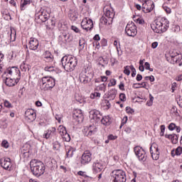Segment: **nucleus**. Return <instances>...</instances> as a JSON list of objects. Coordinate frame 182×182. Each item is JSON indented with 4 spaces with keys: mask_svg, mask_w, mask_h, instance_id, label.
Listing matches in <instances>:
<instances>
[{
    "mask_svg": "<svg viewBox=\"0 0 182 182\" xmlns=\"http://www.w3.org/2000/svg\"><path fill=\"white\" fill-rule=\"evenodd\" d=\"M102 168L103 165L102 164V163L99 162V161H97L92 164V173H94V174H97V173H100Z\"/></svg>",
    "mask_w": 182,
    "mask_h": 182,
    "instance_id": "20",
    "label": "nucleus"
},
{
    "mask_svg": "<svg viewBox=\"0 0 182 182\" xmlns=\"http://www.w3.org/2000/svg\"><path fill=\"white\" fill-rule=\"evenodd\" d=\"M154 100V97L151 95V94L149 95V102L150 104H149V106H152L153 105V101Z\"/></svg>",
    "mask_w": 182,
    "mask_h": 182,
    "instance_id": "62",
    "label": "nucleus"
},
{
    "mask_svg": "<svg viewBox=\"0 0 182 182\" xmlns=\"http://www.w3.org/2000/svg\"><path fill=\"white\" fill-rule=\"evenodd\" d=\"M124 73L127 76L130 75V65H127L124 67Z\"/></svg>",
    "mask_w": 182,
    "mask_h": 182,
    "instance_id": "45",
    "label": "nucleus"
},
{
    "mask_svg": "<svg viewBox=\"0 0 182 182\" xmlns=\"http://www.w3.org/2000/svg\"><path fill=\"white\" fill-rule=\"evenodd\" d=\"M100 96H102V94H100V92H95L91 93L90 97V99H99L100 98Z\"/></svg>",
    "mask_w": 182,
    "mask_h": 182,
    "instance_id": "36",
    "label": "nucleus"
},
{
    "mask_svg": "<svg viewBox=\"0 0 182 182\" xmlns=\"http://www.w3.org/2000/svg\"><path fill=\"white\" fill-rule=\"evenodd\" d=\"M117 139V136H114L113 134H110L108 136V140H116Z\"/></svg>",
    "mask_w": 182,
    "mask_h": 182,
    "instance_id": "64",
    "label": "nucleus"
},
{
    "mask_svg": "<svg viewBox=\"0 0 182 182\" xmlns=\"http://www.w3.org/2000/svg\"><path fill=\"white\" fill-rule=\"evenodd\" d=\"M150 153L153 154L154 153H160L159 151V146L156 144H152L150 146Z\"/></svg>",
    "mask_w": 182,
    "mask_h": 182,
    "instance_id": "31",
    "label": "nucleus"
},
{
    "mask_svg": "<svg viewBox=\"0 0 182 182\" xmlns=\"http://www.w3.org/2000/svg\"><path fill=\"white\" fill-rule=\"evenodd\" d=\"M144 67L146 70H150V72H153V68H150V63H149L148 62L145 63Z\"/></svg>",
    "mask_w": 182,
    "mask_h": 182,
    "instance_id": "53",
    "label": "nucleus"
},
{
    "mask_svg": "<svg viewBox=\"0 0 182 182\" xmlns=\"http://www.w3.org/2000/svg\"><path fill=\"white\" fill-rule=\"evenodd\" d=\"M5 75H10L11 76L18 75V77H21V71L16 67H9L5 71H4L3 76H5Z\"/></svg>",
    "mask_w": 182,
    "mask_h": 182,
    "instance_id": "10",
    "label": "nucleus"
},
{
    "mask_svg": "<svg viewBox=\"0 0 182 182\" xmlns=\"http://www.w3.org/2000/svg\"><path fill=\"white\" fill-rule=\"evenodd\" d=\"M71 29H72V31L75 32V33H79V32H80V30H79V28L77 27H76L75 26H72Z\"/></svg>",
    "mask_w": 182,
    "mask_h": 182,
    "instance_id": "60",
    "label": "nucleus"
},
{
    "mask_svg": "<svg viewBox=\"0 0 182 182\" xmlns=\"http://www.w3.org/2000/svg\"><path fill=\"white\" fill-rule=\"evenodd\" d=\"M143 85H144V82L134 83L133 85H132V87H134V89H139V87H142Z\"/></svg>",
    "mask_w": 182,
    "mask_h": 182,
    "instance_id": "48",
    "label": "nucleus"
},
{
    "mask_svg": "<svg viewBox=\"0 0 182 182\" xmlns=\"http://www.w3.org/2000/svg\"><path fill=\"white\" fill-rule=\"evenodd\" d=\"M55 135H56V128L50 127L44 132V134H43V138L48 139H50V137Z\"/></svg>",
    "mask_w": 182,
    "mask_h": 182,
    "instance_id": "18",
    "label": "nucleus"
},
{
    "mask_svg": "<svg viewBox=\"0 0 182 182\" xmlns=\"http://www.w3.org/2000/svg\"><path fill=\"white\" fill-rule=\"evenodd\" d=\"M75 99L76 102H78L79 103H82V102H83V100L82 99V97H79V95H75Z\"/></svg>",
    "mask_w": 182,
    "mask_h": 182,
    "instance_id": "61",
    "label": "nucleus"
},
{
    "mask_svg": "<svg viewBox=\"0 0 182 182\" xmlns=\"http://www.w3.org/2000/svg\"><path fill=\"white\" fill-rule=\"evenodd\" d=\"M53 148L54 150H59V149H60V144L59 141H55L53 143Z\"/></svg>",
    "mask_w": 182,
    "mask_h": 182,
    "instance_id": "40",
    "label": "nucleus"
},
{
    "mask_svg": "<svg viewBox=\"0 0 182 182\" xmlns=\"http://www.w3.org/2000/svg\"><path fill=\"white\" fill-rule=\"evenodd\" d=\"M151 154V157L153 159V160H159V157H160V152H156L154 154Z\"/></svg>",
    "mask_w": 182,
    "mask_h": 182,
    "instance_id": "44",
    "label": "nucleus"
},
{
    "mask_svg": "<svg viewBox=\"0 0 182 182\" xmlns=\"http://www.w3.org/2000/svg\"><path fill=\"white\" fill-rule=\"evenodd\" d=\"M31 0H21V11H25L26 5H30Z\"/></svg>",
    "mask_w": 182,
    "mask_h": 182,
    "instance_id": "32",
    "label": "nucleus"
},
{
    "mask_svg": "<svg viewBox=\"0 0 182 182\" xmlns=\"http://www.w3.org/2000/svg\"><path fill=\"white\" fill-rule=\"evenodd\" d=\"M176 124L174 123H171L168 127V130H171V132H173V130H174L176 129Z\"/></svg>",
    "mask_w": 182,
    "mask_h": 182,
    "instance_id": "56",
    "label": "nucleus"
},
{
    "mask_svg": "<svg viewBox=\"0 0 182 182\" xmlns=\"http://www.w3.org/2000/svg\"><path fill=\"white\" fill-rule=\"evenodd\" d=\"M78 176H81L82 177H85V178H92V177L89 176L85 171H79L77 172Z\"/></svg>",
    "mask_w": 182,
    "mask_h": 182,
    "instance_id": "38",
    "label": "nucleus"
},
{
    "mask_svg": "<svg viewBox=\"0 0 182 182\" xmlns=\"http://www.w3.org/2000/svg\"><path fill=\"white\" fill-rule=\"evenodd\" d=\"M30 167L33 176L41 177L45 173V164L37 159H33L30 161Z\"/></svg>",
    "mask_w": 182,
    "mask_h": 182,
    "instance_id": "3",
    "label": "nucleus"
},
{
    "mask_svg": "<svg viewBox=\"0 0 182 182\" xmlns=\"http://www.w3.org/2000/svg\"><path fill=\"white\" fill-rule=\"evenodd\" d=\"M125 33L128 36L134 38L137 35V26L133 22L128 23L125 28Z\"/></svg>",
    "mask_w": 182,
    "mask_h": 182,
    "instance_id": "7",
    "label": "nucleus"
},
{
    "mask_svg": "<svg viewBox=\"0 0 182 182\" xmlns=\"http://www.w3.org/2000/svg\"><path fill=\"white\" fill-rule=\"evenodd\" d=\"M4 107H7L8 109H11V107H12V104H11V102H9L8 100H4Z\"/></svg>",
    "mask_w": 182,
    "mask_h": 182,
    "instance_id": "49",
    "label": "nucleus"
},
{
    "mask_svg": "<svg viewBox=\"0 0 182 182\" xmlns=\"http://www.w3.org/2000/svg\"><path fill=\"white\" fill-rule=\"evenodd\" d=\"M134 151L136 156L138 157L139 161H146V151L140 146H136L134 148Z\"/></svg>",
    "mask_w": 182,
    "mask_h": 182,
    "instance_id": "8",
    "label": "nucleus"
},
{
    "mask_svg": "<svg viewBox=\"0 0 182 182\" xmlns=\"http://www.w3.org/2000/svg\"><path fill=\"white\" fill-rule=\"evenodd\" d=\"M25 117L28 122H35L36 119V112L33 109H28L25 112Z\"/></svg>",
    "mask_w": 182,
    "mask_h": 182,
    "instance_id": "16",
    "label": "nucleus"
},
{
    "mask_svg": "<svg viewBox=\"0 0 182 182\" xmlns=\"http://www.w3.org/2000/svg\"><path fill=\"white\" fill-rule=\"evenodd\" d=\"M86 44V42L85 41V39H81L79 41V46L80 49H85V45Z\"/></svg>",
    "mask_w": 182,
    "mask_h": 182,
    "instance_id": "46",
    "label": "nucleus"
},
{
    "mask_svg": "<svg viewBox=\"0 0 182 182\" xmlns=\"http://www.w3.org/2000/svg\"><path fill=\"white\" fill-rule=\"evenodd\" d=\"M175 153H176V156H181V154H182V147L181 146H178L175 150Z\"/></svg>",
    "mask_w": 182,
    "mask_h": 182,
    "instance_id": "42",
    "label": "nucleus"
},
{
    "mask_svg": "<svg viewBox=\"0 0 182 182\" xmlns=\"http://www.w3.org/2000/svg\"><path fill=\"white\" fill-rule=\"evenodd\" d=\"M100 21L103 25H112V23H109V18L105 16L101 17Z\"/></svg>",
    "mask_w": 182,
    "mask_h": 182,
    "instance_id": "37",
    "label": "nucleus"
},
{
    "mask_svg": "<svg viewBox=\"0 0 182 182\" xmlns=\"http://www.w3.org/2000/svg\"><path fill=\"white\" fill-rule=\"evenodd\" d=\"M50 18L49 9H41L36 14V21L38 22H46Z\"/></svg>",
    "mask_w": 182,
    "mask_h": 182,
    "instance_id": "6",
    "label": "nucleus"
},
{
    "mask_svg": "<svg viewBox=\"0 0 182 182\" xmlns=\"http://www.w3.org/2000/svg\"><path fill=\"white\" fill-rule=\"evenodd\" d=\"M61 63L66 72H73L77 66V58L72 55H65L61 59Z\"/></svg>",
    "mask_w": 182,
    "mask_h": 182,
    "instance_id": "2",
    "label": "nucleus"
},
{
    "mask_svg": "<svg viewBox=\"0 0 182 182\" xmlns=\"http://www.w3.org/2000/svg\"><path fill=\"white\" fill-rule=\"evenodd\" d=\"M44 70L46 72H53L55 70V68L53 66H46Z\"/></svg>",
    "mask_w": 182,
    "mask_h": 182,
    "instance_id": "51",
    "label": "nucleus"
},
{
    "mask_svg": "<svg viewBox=\"0 0 182 182\" xmlns=\"http://www.w3.org/2000/svg\"><path fill=\"white\" fill-rule=\"evenodd\" d=\"M100 122H101L102 124H104V126H109V124H110V117H103L102 115Z\"/></svg>",
    "mask_w": 182,
    "mask_h": 182,
    "instance_id": "30",
    "label": "nucleus"
},
{
    "mask_svg": "<svg viewBox=\"0 0 182 182\" xmlns=\"http://www.w3.org/2000/svg\"><path fill=\"white\" fill-rule=\"evenodd\" d=\"M81 27L85 31H91L93 28V21L90 18H85L81 22Z\"/></svg>",
    "mask_w": 182,
    "mask_h": 182,
    "instance_id": "9",
    "label": "nucleus"
},
{
    "mask_svg": "<svg viewBox=\"0 0 182 182\" xmlns=\"http://www.w3.org/2000/svg\"><path fill=\"white\" fill-rule=\"evenodd\" d=\"M43 56L46 62H53V55L49 50H46Z\"/></svg>",
    "mask_w": 182,
    "mask_h": 182,
    "instance_id": "26",
    "label": "nucleus"
},
{
    "mask_svg": "<svg viewBox=\"0 0 182 182\" xmlns=\"http://www.w3.org/2000/svg\"><path fill=\"white\" fill-rule=\"evenodd\" d=\"M62 38L63 39H64L65 43H70V42H72V41H73V36L69 33H63Z\"/></svg>",
    "mask_w": 182,
    "mask_h": 182,
    "instance_id": "28",
    "label": "nucleus"
},
{
    "mask_svg": "<svg viewBox=\"0 0 182 182\" xmlns=\"http://www.w3.org/2000/svg\"><path fill=\"white\" fill-rule=\"evenodd\" d=\"M170 23L167 18H161L160 21L156 20L151 24V28L156 33H164L168 29Z\"/></svg>",
    "mask_w": 182,
    "mask_h": 182,
    "instance_id": "1",
    "label": "nucleus"
},
{
    "mask_svg": "<svg viewBox=\"0 0 182 182\" xmlns=\"http://www.w3.org/2000/svg\"><path fill=\"white\" fill-rule=\"evenodd\" d=\"M165 137L171 140L173 144H177L178 143V136L176 134H165Z\"/></svg>",
    "mask_w": 182,
    "mask_h": 182,
    "instance_id": "24",
    "label": "nucleus"
},
{
    "mask_svg": "<svg viewBox=\"0 0 182 182\" xmlns=\"http://www.w3.org/2000/svg\"><path fill=\"white\" fill-rule=\"evenodd\" d=\"M127 120H128L127 117H124V118L122 119L121 126H120V129H122V127H123V126H124V124H126L127 123Z\"/></svg>",
    "mask_w": 182,
    "mask_h": 182,
    "instance_id": "55",
    "label": "nucleus"
},
{
    "mask_svg": "<svg viewBox=\"0 0 182 182\" xmlns=\"http://www.w3.org/2000/svg\"><path fill=\"white\" fill-rule=\"evenodd\" d=\"M145 80H150V82H154V76H146L144 77Z\"/></svg>",
    "mask_w": 182,
    "mask_h": 182,
    "instance_id": "59",
    "label": "nucleus"
},
{
    "mask_svg": "<svg viewBox=\"0 0 182 182\" xmlns=\"http://www.w3.org/2000/svg\"><path fill=\"white\" fill-rule=\"evenodd\" d=\"M161 132H160V136H164V132L166 130V126L164 125H161Z\"/></svg>",
    "mask_w": 182,
    "mask_h": 182,
    "instance_id": "58",
    "label": "nucleus"
},
{
    "mask_svg": "<svg viewBox=\"0 0 182 182\" xmlns=\"http://www.w3.org/2000/svg\"><path fill=\"white\" fill-rule=\"evenodd\" d=\"M104 15H105L106 18H109V23H113V18H114V12L113 9L107 7H105L103 9Z\"/></svg>",
    "mask_w": 182,
    "mask_h": 182,
    "instance_id": "17",
    "label": "nucleus"
},
{
    "mask_svg": "<svg viewBox=\"0 0 182 182\" xmlns=\"http://www.w3.org/2000/svg\"><path fill=\"white\" fill-rule=\"evenodd\" d=\"M162 8L166 12V14H171V9H170V7H167L164 5Z\"/></svg>",
    "mask_w": 182,
    "mask_h": 182,
    "instance_id": "57",
    "label": "nucleus"
},
{
    "mask_svg": "<svg viewBox=\"0 0 182 182\" xmlns=\"http://www.w3.org/2000/svg\"><path fill=\"white\" fill-rule=\"evenodd\" d=\"M1 146L4 147V149H8V147H9V142H8L6 140L2 141Z\"/></svg>",
    "mask_w": 182,
    "mask_h": 182,
    "instance_id": "47",
    "label": "nucleus"
},
{
    "mask_svg": "<svg viewBox=\"0 0 182 182\" xmlns=\"http://www.w3.org/2000/svg\"><path fill=\"white\" fill-rule=\"evenodd\" d=\"M40 89L41 90H50V89H53L56 85V82L52 77H43L40 81Z\"/></svg>",
    "mask_w": 182,
    "mask_h": 182,
    "instance_id": "4",
    "label": "nucleus"
},
{
    "mask_svg": "<svg viewBox=\"0 0 182 182\" xmlns=\"http://www.w3.org/2000/svg\"><path fill=\"white\" fill-rule=\"evenodd\" d=\"M119 100L121 102H126V95L124 93L119 94Z\"/></svg>",
    "mask_w": 182,
    "mask_h": 182,
    "instance_id": "52",
    "label": "nucleus"
},
{
    "mask_svg": "<svg viewBox=\"0 0 182 182\" xmlns=\"http://www.w3.org/2000/svg\"><path fill=\"white\" fill-rule=\"evenodd\" d=\"M1 167L5 170H11V159L3 158L1 161Z\"/></svg>",
    "mask_w": 182,
    "mask_h": 182,
    "instance_id": "21",
    "label": "nucleus"
},
{
    "mask_svg": "<svg viewBox=\"0 0 182 182\" xmlns=\"http://www.w3.org/2000/svg\"><path fill=\"white\" fill-rule=\"evenodd\" d=\"M170 56L171 58L172 62L173 63H178V62H180L182 59V55L181 53H180V51H177L176 50H173Z\"/></svg>",
    "mask_w": 182,
    "mask_h": 182,
    "instance_id": "15",
    "label": "nucleus"
},
{
    "mask_svg": "<svg viewBox=\"0 0 182 182\" xmlns=\"http://www.w3.org/2000/svg\"><path fill=\"white\" fill-rule=\"evenodd\" d=\"M62 137L63 140H65V141H70V135H69L68 132L66 134H64V135H63Z\"/></svg>",
    "mask_w": 182,
    "mask_h": 182,
    "instance_id": "43",
    "label": "nucleus"
},
{
    "mask_svg": "<svg viewBox=\"0 0 182 182\" xmlns=\"http://www.w3.org/2000/svg\"><path fill=\"white\" fill-rule=\"evenodd\" d=\"M68 18L70 21H75L79 18V13L75 11H70L68 14Z\"/></svg>",
    "mask_w": 182,
    "mask_h": 182,
    "instance_id": "27",
    "label": "nucleus"
},
{
    "mask_svg": "<svg viewBox=\"0 0 182 182\" xmlns=\"http://www.w3.org/2000/svg\"><path fill=\"white\" fill-rule=\"evenodd\" d=\"M48 26H55L56 25V21H55V18H52L49 21H48Z\"/></svg>",
    "mask_w": 182,
    "mask_h": 182,
    "instance_id": "41",
    "label": "nucleus"
},
{
    "mask_svg": "<svg viewBox=\"0 0 182 182\" xmlns=\"http://www.w3.org/2000/svg\"><path fill=\"white\" fill-rule=\"evenodd\" d=\"M111 178L113 182H126V172L120 169L114 170L111 173Z\"/></svg>",
    "mask_w": 182,
    "mask_h": 182,
    "instance_id": "5",
    "label": "nucleus"
},
{
    "mask_svg": "<svg viewBox=\"0 0 182 182\" xmlns=\"http://www.w3.org/2000/svg\"><path fill=\"white\" fill-rule=\"evenodd\" d=\"M116 95H117V91L116 90H111L109 92V97L114 99L116 97Z\"/></svg>",
    "mask_w": 182,
    "mask_h": 182,
    "instance_id": "39",
    "label": "nucleus"
},
{
    "mask_svg": "<svg viewBox=\"0 0 182 182\" xmlns=\"http://www.w3.org/2000/svg\"><path fill=\"white\" fill-rule=\"evenodd\" d=\"M106 87H107V85L105 83H102V84L97 86L96 90L97 92H103L105 93V92H106Z\"/></svg>",
    "mask_w": 182,
    "mask_h": 182,
    "instance_id": "33",
    "label": "nucleus"
},
{
    "mask_svg": "<svg viewBox=\"0 0 182 182\" xmlns=\"http://www.w3.org/2000/svg\"><path fill=\"white\" fill-rule=\"evenodd\" d=\"M92 161V154L90 152H85L80 159V163L82 166H86Z\"/></svg>",
    "mask_w": 182,
    "mask_h": 182,
    "instance_id": "14",
    "label": "nucleus"
},
{
    "mask_svg": "<svg viewBox=\"0 0 182 182\" xmlns=\"http://www.w3.org/2000/svg\"><path fill=\"white\" fill-rule=\"evenodd\" d=\"M130 69L132 70V77H134L136 76V68H134V66L130 65Z\"/></svg>",
    "mask_w": 182,
    "mask_h": 182,
    "instance_id": "54",
    "label": "nucleus"
},
{
    "mask_svg": "<svg viewBox=\"0 0 182 182\" xmlns=\"http://www.w3.org/2000/svg\"><path fill=\"white\" fill-rule=\"evenodd\" d=\"M79 79H80V82L81 83H83L84 85H86V83H89V82L92 80V78L89 77V76L86 75V74L85 73L80 74Z\"/></svg>",
    "mask_w": 182,
    "mask_h": 182,
    "instance_id": "25",
    "label": "nucleus"
},
{
    "mask_svg": "<svg viewBox=\"0 0 182 182\" xmlns=\"http://www.w3.org/2000/svg\"><path fill=\"white\" fill-rule=\"evenodd\" d=\"M58 133L61 136H63L68 133V131H66V128L65 127L60 125L58 127Z\"/></svg>",
    "mask_w": 182,
    "mask_h": 182,
    "instance_id": "34",
    "label": "nucleus"
},
{
    "mask_svg": "<svg viewBox=\"0 0 182 182\" xmlns=\"http://www.w3.org/2000/svg\"><path fill=\"white\" fill-rule=\"evenodd\" d=\"M126 112L128 113V114H133V113H134V109H132L130 107H127Z\"/></svg>",
    "mask_w": 182,
    "mask_h": 182,
    "instance_id": "50",
    "label": "nucleus"
},
{
    "mask_svg": "<svg viewBox=\"0 0 182 182\" xmlns=\"http://www.w3.org/2000/svg\"><path fill=\"white\" fill-rule=\"evenodd\" d=\"M20 69L22 72H26V70H29V65L25 63H22L20 65Z\"/></svg>",
    "mask_w": 182,
    "mask_h": 182,
    "instance_id": "35",
    "label": "nucleus"
},
{
    "mask_svg": "<svg viewBox=\"0 0 182 182\" xmlns=\"http://www.w3.org/2000/svg\"><path fill=\"white\" fill-rule=\"evenodd\" d=\"M73 117L77 123L83 122V113H82L81 109H77L74 111Z\"/></svg>",
    "mask_w": 182,
    "mask_h": 182,
    "instance_id": "19",
    "label": "nucleus"
},
{
    "mask_svg": "<svg viewBox=\"0 0 182 182\" xmlns=\"http://www.w3.org/2000/svg\"><path fill=\"white\" fill-rule=\"evenodd\" d=\"M102 46H107V40L106 38H103L101 40Z\"/></svg>",
    "mask_w": 182,
    "mask_h": 182,
    "instance_id": "63",
    "label": "nucleus"
},
{
    "mask_svg": "<svg viewBox=\"0 0 182 182\" xmlns=\"http://www.w3.org/2000/svg\"><path fill=\"white\" fill-rule=\"evenodd\" d=\"M84 130V135L86 137H92L93 134H96L97 132V127L95 125H90L88 128H85Z\"/></svg>",
    "mask_w": 182,
    "mask_h": 182,
    "instance_id": "11",
    "label": "nucleus"
},
{
    "mask_svg": "<svg viewBox=\"0 0 182 182\" xmlns=\"http://www.w3.org/2000/svg\"><path fill=\"white\" fill-rule=\"evenodd\" d=\"M102 116V113H100V111L99 110L92 109L90 111V119H92V120H95V122H96L97 123H98V122H100Z\"/></svg>",
    "mask_w": 182,
    "mask_h": 182,
    "instance_id": "12",
    "label": "nucleus"
},
{
    "mask_svg": "<svg viewBox=\"0 0 182 182\" xmlns=\"http://www.w3.org/2000/svg\"><path fill=\"white\" fill-rule=\"evenodd\" d=\"M19 79H21V77H17L15 80L11 78L6 77L5 84L9 87L15 86V85H16L18 82H19Z\"/></svg>",
    "mask_w": 182,
    "mask_h": 182,
    "instance_id": "23",
    "label": "nucleus"
},
{
    "mask_svg": "<svg viewBox=\"0 0 182 182\" xmlns=\"http://www.w3.org/2000/svg\"><path fill=\"white\" fill-rule=\"evenodd\" d=\"M152 9H154V3L153 1H144L142 4L141 10L144 14H149Z\"/></svg>",
    "mask_w": 182,
    "mask_h": 182,
    "instance_id": "13",
    "label": "nucleus"
},
{
    "mask_svg": "<svg viewBox=\"0 0 182 182\" xmlns=\"http://www.w3.org/2000/svg\"><path fill=\"white\" fill-rule=\"evenodd\" d=\"M75 151H76V149L72 146L67 148L66 156L68 159H71V157H73V156L75 155Z\"/></svg>",
    "mask_w": 182,
    "mask_h": 182,
    "instance_id": "29",
    "label": "nucleus"
},
{
    "mask_svg": "<svg viewBox=\"0 0 182 182\" xmlns=\"http://www.w3.org/2000/svg\"><path fill=\"white\" fill-rule=\"evenodd\" d=\"M39 46V41L36 38H31L29 41V49L31 50H36Z\"/></svg>",
    "mask_w": 182,
    "mask_h": 182,
    "instance_id": "22",
    "label": "nucleus"
}]
</instances>
